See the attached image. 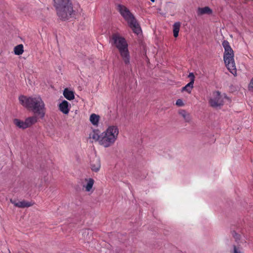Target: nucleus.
Segmentation results:
<instances>
[{
	"label": "nucleus",
	"mask_w": 253,
	"mask_h": 253,
	"mask_svg": "<svg viewBox=\"0 0 253 253\" xmlns=\"http://www.w3.org/2000/svg\"><path fill=\"white\" fill-rule=\"evenodd\" d=\"M152 2H154L155 0H150Z\"/></svg>",
	"instance_id": "cd10ccee"
},
{
	"label": "nucleus",
	"mask_w": 253,
	"mask_h": 253,
	"mask_svg": "<svg viewBox=\"0 0 253 253\" xmlns=\"http://www.w3.org/2000/svg\"><path fill=\"white\" fill-rule=\"evenodd\" d=\"M119 129L116 125H110L101 133L100 145L105 148L109 147L115 143L118 139Z\"/></svg>",
	"instance_id": "f03ea898"
},
{
	"label": "nucleus",
	"mask_w": 253,
	"mask_h": 253,
	"mask_svg": "<svg viewBox=\"0 0 253 253\" xmlns=\"http://www.w3.org/2000/svg\"><path fill=\"white\" fill-rule=\"evenodd\" d=\"M89 233H91V231L88 229H85L84 231L83 234L84 235H88Z\"/></svg>",
	"instance_id": "bb28decb"
},
{
	"label": "nucleus",
	"mask_w": 253,
	"mask_h": 253,
	"mask_svg": "<svg viewBox=\"0 0 253 253\" xmlns=\"http://www.w3.org/2000/svg\"><path fill=\"white\" fill-rule=\"evenodd\" d=\"M178 114L183 118L186 122H189L191 120V117L189 113L184 110H180Z\"/></svg>",
	"instance_id": "2eb2a0df"
},
{
	"label": "nucleus",
	"mask_w": 253,
	"mask_h": 253,
	"mask_svg": "<svg viewBox=\"0 0 253 253\" xmlns=\"http://www.w3.org/2000/svg\"><path fill=\"white\" fill-rule=\"evenodd\" d=\"M53 1L56 9L72 4L71 0H53Z\"/></svg>",
	"instance_id": "9b49d317"
},
{
	"label": "nucleus",
	"mask_w": 253,
	"mask_h": 253,
	"mask_svg": "<svg viewBox=\"0 0 253 253\" xmlns=\"http://www.w3.org/2000/svg\"><path fill=\"white\" fill-rule=\"evenodd\" d=\"M228 97L225 94H221L219 91H215L212 93L209 103L212 107H217L222 106L226 100L228 101Z\"/></svg>",
	"instance_id": "0eeeda50"
},
{
	"label": "nucleus",
	"mask_w": 253,
	"mask_h": 253,
	"mask_svg": "<svg viewBox=\"0 0 253 253\" xmlns=\"http://www.w3.org/2000/svg\"><path fill=\"white\" fill-rule=\"evenodd\" d=\"M14 124L16 126L19 127V128H23V129L27 128L25 121L23 122V121H20L18 119H15L14 120Z\"/></svg>",
	"instance_id": "4be33fe9"
},
{
	"label": "nucleus",
	"mask_w": 253,
	"mask_h": 253,
	"mask_svg": "<svg viewBox=\"0 0 253 253\" xmlns=\"http://www.w3.org/2000/svg\"><path fill=\"white\" fill-rule=\"evenodd\" d=\"M212 13L211 9L208 6L204 7H199L197 9V14L199 16L205 14H211Z\"/></svg>",
	"instance_id": "4468645a"
},
{
	"label": "nucleus",
	"mask_w": 253,
	"mask_h": 253,
	"mask_svg": "<svg viewBox=\"0 0 253 253\" xmlns=\"http://www.w3.org/2000/svg\"><path fill=\"white\" fill-rule=\"evenodd\" d=\"M90 169L92 171L98 172L101 167L100 160L98 157H94L90 162Z\"/></svg>",
	"instance_id": "6e6552de"
},
{
	"label": "nucleus",
	"mask_w": 253,
	"mask_h": 253,
	"mask_svg": "<svg viewBox=\"0 0 253 253\" xmlns=\"http://www.w3.org/2000/svg\"><path fill=\"white\" fill-rule=\"evenodd\" d=\"M14 53L16 55H20L24 52L23 45L22 44H19L14 47Z\"/></svg>",
	"instance_id": "412c9836"
},
{
	"label": "nucleus",
	"mask_w": 253,
	"mask_h": 253,
	"mask_svg": "<svg viewBox=\"0 0 253 253\" xmlns=\"http://www.w3.org/2000/svg\"><path fill=\"white\" fill-rule=\"evenodd\" d=\"M85 181L86 182V184L83 185V187L85 188V191L92 192L93 190L92 189L94 183V180L92 178H89L85 179Z\"/></svg>",
	"instance_id": "f8f14e48"
},
{
	"label": "nucleus",
	"mask_w": 253,
	"mask_h": 253,
	"mask_svg": "<svg viewBox=\"0 0 253 253\" xmlns=\"http://www.w3.org/2000/svg\"><path fill=\"white\" fill-rule=\"evenodd\" d=\"M222 44L224 49L223 59L225 65L229 72L235 76L237 74V69L234 59L233 50L227 41H224Z\"/></svg>",
	"instance_id": "39448f33"
},
{
	"label": "nucleus",
	"mask_w": 253,
	"mask_h": 253,
	"mask_svg": "<svg viewBox=\"0 0 253 253\" xmlns=\"http://www.w3.org/2000/svg\"><path fill=\"white\" fill-rule=\"evenodd\" d=\"M89 138L97 141L100 144V140H101V134H99L98 130H93L89 134Z\"/></svg>",
	"instance_id": "ddd939ff"
},
{
	"label": "nucleus",
	"mask_w": 253,
	"mask_h": 253,
	"mask_svg": "<svg viewBox=\"0 0 253 253\" xmlns=\"http://www.w3.org/2000/svg\"><path fill=\"white\" fill-rule=\"evenodd\" d=\"M63 95L64 97L69 100H73L75 98L74 92L69 90L68 88H65L64 90Z\"/></svg>",
	"instance_id": "dca6fc26"
},
{
	"label": "nucleus",
	"mask_w": 253,
	"mask_h": 253,
	"mask_svg": "<svg viewBox=\"0 0 253 253\" xmlns=\"http://www.w3.org/2000/svg\"><path fill=\"white\" fill-rule=\"evenodd\" d=\"M113 44L118 49L121 57L128 68H130V55L128 50V45L126 40L118 34H114L112 37Z\"/></svg>",
	"instance_id": "7ed1b4c3"
},
{
	"label": "nucleus",
	"mask_w": 253,
	"mask_h": 253,
	"mask_svg": "<svg viewBox=\"0 0 253 253\" xmlns=\"http://www.w3.org/2000/svg\"><path fill=\"white\" fill-rule=\"evenodd\" d=\"M193 84L192 82H189L185 86L182 88V91H186L188 93H190L191 92L192 89L193 88Z\"/></svg>",
	"instance_id": "aec40b11"
},
{
	"label": "nucleus",
	"mask_w": 253,
	"mask_h": 253,
	"mask_svg": "<svg viewBox=\"0 0 253 253\" xmlns=\"http://www.w3.org/2000/svg\"><path fill=\"white\" fill-rule=\"evenodd\" d=\"M37 121V116H32L27 118L25 121L27 128L35 124Z\"/></svg>",
	"instance_id": "f3484780"
},
{
	"label": "nucleus",
	"mask_w": 253,
	"mask_h": 253,
	"mask_svg": "<svg viewBox=\"0 0 253 253\" xmlns=\"http://www.w3.org/2000/svg\"><path fill=\"white\" fill-rule=\"evenodd\" d=\"M249 90L253 92V78L252 79L249 85Z\"/></svg>",
	"instance_id": "a878e982"
},
{
	"label": "nucleus",
	"mask_w": 253,
	"mask_h": 253,
	"mask_svg": "<svg viewBox=\"0 0 253 253\" xmlns=\"http://www.w3.org/2000/svg\"><path fill=\"white\" fill-rule=\"evenodd\" d=\"M20 103L24 107L30 109L36 115L42 119L45 115V104L40 95L27 97L21 96L19 97Z\"/></svg>",
	"instance_id": "f257e3e1"
},
{
	"label": "nucleus",
	"mask_w": 253,
	"mask_h": 253,
	"mask_svg": "<svg viewBox=\"0 0 253 253\" xmlns=\"http://www.w3.org/2000/svg\"><path fill=\"white\" fill-rule=\"evenodd\" d=\"M89 120L92 125L97 126L99 120V116L95 114H92L90 116Z\"/></svg>",
	"instance_id": "a211bd4d"
},
{
	"label": "nucleus",
	"mask_w": 253,
	"mask_h": 253,
	"mask_svg": "<svg viewBox=\"0 0 253 253\" xmlns=\"http://www.w3.org/2000/svg\"><path fill=\"white\" fill-rule=\"evenodd\" d=\"M180 27V22H176L173 25V36L175 38H176L178 36V33Z\"/></svg>",
	"instance_id": "6ab92c4d"
},
{
	"label": "nucleus",
	"mask_w": 253,
	"mask_h": 253,
	"mask_svg": "<svg viewBox=\"0 0 253 253\" xmlns=\"http://www.w3.org/2000/svg\"><path fill=\"white\" fill-rule=\"evenodd\" d=\"M231 253H244V252L240 247L234 246L233 251L231 252Z\"/></svg>",
	"instance_id": "5701e85b"
},
{
	"label": "nucleus",
	"mask_w": 253,
	"mask_h": 253,
	"mask_svg": "<svg viewBox=\"0 0 253 253\" xmlns=\"http://www.w3.org/2000/svg\"><path fill=\"white\" fill-rule=\"evenodd\" d=\"M176 105L178 106H183L184 105L182 99H178L176 101Z\"/></svg>",
	"instance_id": "393cba45"
},
{
	"label": "nucleus",
	"mask_w": 253,
	"mask_h": 253,
	"mask_svg": "<svg viewBox=\"0 0 253 253\" xmlns=\"http://www.w3.org/2000/svg\"><path fill=\"white\" fill-rule=\"evenodd\" d=\"M10 202L12 204H13L15 207L20 208L30 207L33 205V203H32L31 202H27L24 200L17 202L16 200H12V199H11L10 200Z\"/></svg>",
	"instance_id": "1a4fd4ad"
},
{
	"label": "nucleus",
	"mask_w": 253,
	"mask_h": 253,
	"mask_svg": "<svg viewBox=\"0 0 253 253\" xmlns=\"http://www.w3.org/2000/svg\"><path fill=\"white\" fill-rule=\"evenodd\" d=\"M59 109L64 114H68L70 110V104L66 100H63L59 105Z\"/></svg>",
	"instance_id": "9d476101"
},
{
	"label": "nucleus",
	"mask_w": 253,
	"mask_h": 253,
	"mask_svg": "<svg viewBox=\"0 0 253 253\" xmlns=\"http://www.w3.org/2000/svg\"><path fill=\"white\" fill-rule=\"evenodd\" d=\"M188 77L190 78V82H192V84H194V81H195V76L193 73H190Z\"/></svg>",
	"instance_id": "b1692460"
},
{
	"label": "nucleus",
	"mask_w": 253,
	"mask_h": 253,
	"mask_svg": "<svg viewBox=\"0 0 253 253\" xmlns=\"http://www.w3.org/2000/svg\"><path fill=\"white\" fill-rule=\"evenodd\" d=\"M117 10L121 16L127 22L128 25L133 32L137 35L140 34L141 33L140 27L134 16L130 11L129 9L124 5L118 4Z\"/></svg>",
	"instance_id": "20e7f679"
},
{
	"label": "nucleus",
	"mask_w": 253,
	"mask_h": 253,
	"mask_svg": "<svg viewBox=\"0 0 253 253\" xmlns=\"http://www.w3.org/2000/svg\"><path fill=\"white\" fill-rule=\"evenodd\" d=\"M56 11L58 16L62 20H68L75 15V11L73 10L72 4L57 8Z\"/></svg>",
	"instance_id": "423d86ee"
}]
</instances>
